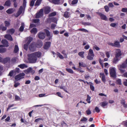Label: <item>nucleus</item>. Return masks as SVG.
<instances>
[{
  "mask_svg": "<svg viewBox=\"0 0 127 127\" xmlns=\"http://www.w3.org/2000/svg\"><path fill=\"white\" fill-rule=\"evenodd\" d=\"M24 25V23H21V26L20 27L19 29L20 31L22 32L23 31Z\"/></svg>",
  "mask_w": 127,
  "mask_h": 127,
  "instance_id": "obj_28",
  "label": "nucleus"
},
{
  "mask_svg": "<svg viewBox=\"0 0 127 127\" xmlns=\"http://www.w3.org/2000/svg\"><path fill=\"white\" fill-rule=\"evenodd\" d=\"M1 42L4 45V46L7 47L9 46L8 42L6 40H2L1 41Z\"/></svg>",
  "mask_w": 127,
  "mask_h": 127,
  "instance_id": "obj_12",
  "label": "nucleus"
},
{
  "mask_svg": "<svg viewBox=\"0 0 127 127\" xmlns=\"http://www.w3.org/2000/svg\"><path fill=\"white\" fill-rule=\"evenodd\" d=\"M14 70H12L10 71L9 74L8 75V76H9L10 77H12L13 75V73L14 72Z\"/></svg>",
  "mask_w": 127,
  "mask_h": 127,
  "instance_id": "obj_45",
  "label": "nucleus"
},
{
  "mask_svg": "<svg viewBox=\"0 0 127 127\" xmlns=\"http://www.w3.org/2000/svg\"><path fill=\"white\" fill-rule=\"evenodd\" d=\"M32 69V68L30 67H29L25 71V72L27 74L28 73L31 72Z\"/></svg>",
  "mask_w": 127,
  "mask_h": 127,
  "instance_id": "obj_33",
  "label": "nucleus"
},
{
  "mask_svg": "<svg viewBox=\"0 0 127 127\" xmlns=\"http://www.w3.org/2000/svg\"><path fill=\"white\" fill-rule=\"evenodd\" d=\"M38 37L41 39H44L45 37L46 34L44 32H40L38 34Z\"/></svg>",
  "mask_w": 127,
  "mask_h": 127,
  "instance_id": "obj_7",
  "label": "nucleus"
},
{
  "mask_svg": "<svg viewBox=\"0 0 127 127\" xmlns=\"http://www.w3.org/2000/svg\"><path fill=\"white\" fill-rule=\"evenodd\" d=\"M104 8L105 9V11L108 12L109 11V8L107 5H105L104 6Z\"/></svg>",
  "mask_w": 127,
  "mask_h": 127,
  "instance_id": "obj_57",
  "label": "nucleus"
},
{
  "mask_svg": "<svg viewBox=\"0 0 127 127\" xmlns=\"http://www.w3.org/2000/svg\"><path fill=\"white\" fill-rule=\"evenodd\" d=\"M100 104L102 107H103L106 105L108 104V103L105 101H103L100 103Z\"/></svg>",
  "mask_w": 127,
  "mask_h": 127,
  "instance_id": "obj_32",
  "label": "nucleus"
},
{
  "mask_svg": "<svg viewBox=\"0 0 127 127\" xmlns=\"http://www.w3.org/2000/svg\"><path fill=\"white\" fill-rule=\"evenodd\" d=\"M19 51V48L17 45H15L14 48V51L15 53H17Z\"/></svg>",
  "mask_w": 127,
  "mask_h": 127,
  "instance_id": "obj_31",
  "label": "nucleus"
},
{
  "mask_svg": "<svg viewBox=\"0 0 127 127\" xmlns=\"http://www.w3.org/2000/svg\"><path fill=\"white\" fill-rule=\"evenodd\" d=\"M78 30L79 31H81L86 32L88 33L89 32V31L88 30L84 29H79Z\"/></svg>",
  "mask_w": 127,
  "mask_h": 127,
  "instance_id": "obj_43",
  "label": "nucleus"
},
{
  "mask_svg": "<svg viewBox=\"0 0 127 127\" xmlns=\"http://www.w3.org/2000/svg\"><path fill=\"white\" fill-rule=\"evenodd\" d=\"M117 83L119 85H121L122 84L121 81L120 79H118L117 80Z\"/></svg>",
  "mask_w": 127,
  "mask_h": 127,
  "instance_id": "obj_55",
  "label": "nucleus"
},
{
  "mask_svg": "<svg viewBox=\"0 0 127 127\" xmlns=\"http://www.w3.org/2000/svg\"><path fill=\"white\" fill-rule=\"evenodd\" d=\"M48 20L51 21L52 22L56 23H57V20L56 18L52 17L51 18H49L47 19Z\"/></svg>",
  "mask_w": 127,
  "mask_h": 127,
  "instance_id": "obj_16",
  "label": "nucleus"
},
{
  "mask_svg": "<svg viewBox=\"0 0 127 127\" xmlns=\"http://www.w3.org/2000/svg\"><path fill=\"white\" fill-rule=\"evenodd\" d=\"M42 0H37L35 4V6H38L40 4Z\"/></svg>",
  "mask_w": 127,
  "mask_h": 127,
  "instance_id": "obj_35",
  "label": "nucleus"
},
{
  "mask_svg": "<svg viewBox=\"0 0 127 127\" xmlns=\"http://www.w3.org/2000/svg\"><path fill=\"white\" fill-rule=\"evenodd\" d=\"M18 67H19L21 69H24L25 68H27L28 66L27 65L25 64H20L18 65Z\"/></svg>",
  "mask_w": 127,
  "mask_h": 127,
  "instance_id": "obj_18",
  "label": "nucleus"
},
{
  "mask_svg": "<svg viewBox=\"0 0 127 127\" xmlns=\"http://www.w3.org/2000/svg\"><path fill=\"white\" fill-rule=\"evenodd\" d=\"M91 97L89 95H87V98L86 99V101L89 103H90L91 102L90 99H91Z\"/></svg>",
  "mask_w": 127,
  "mask_h": 127,
  "instance_id": "obj_44",
  "label": "nucleus"
},
{
  "mask_svg": "<svg viewBox=\"0 0 127 127\" xmlns=\"http://www.w3.org/2000/svg\"><path fill=\"white\" fill-rule=\"evenodd\" d=\"M11 3L10 0H7L6 1L5 3L4 4V6H7L9 7L11 5Z\"/></svg>",
  "mask_w": 127,
  "mask_h": 127,
  "instance_id": "obj_19",
  "label": "nucleus"
},
{
  "mask_svg": "<svg viewBox=\"0 0 127 127\" xmlns=\"http://www.w3.org/2000/svg\"><path fill=\"white\" fill-rule=\"evenodd\" d=\"M66 70L68 72L71 74H73V70L70 68H66Z\"/></svg>",
  "mask_w": 127,
  "mask_h": 127,
  "instance_id": "obj_41",
  "label": "nucleus"
},
{
  "mask_svg": "<svg viewBox=\"0 0 127 127\" xmlns=\"http://www.w3.org/2000/svg\"><path fill=\"white\" fill-rule=\"evenodd\" d=\"M52 3L55 4H59L60 0H51Z\"/></svg>",
  "mask_w": 127,
  "mask_h": 127,
  "instance_id": "obj_25",
  "label": "nucleus"
},
{
  "mask_svg": "<svg viewBox=\"0 0 127 127\" xmlns=\"http://www.w3.org/2000/svg\"><path fill=\"white\" fill-rule=\"evenodd\" d=\"M14 11V10L12 8H9L6 11V13L8 14H11L13 13Z\"/></svg>",
  "mask_w": 127,
  "mask_h": 127,
  "instance_id": "obj_23",
  "label": "nucleus"
},
{
  "mask_svg": "<svg viewBox=\"0 0 127 127\" xmlns=\"http://www.w3.org/2000/svg\"><path fill=\"white\" fill-rule=\"evenodd\" d=\"M4 23L5 24V26L6 27H8L10 25V22L6 21H4Z\"/></svg>",
  "mask_w": 127,
  "mask_h": 127,
  "instance_id": "obj_50",
  "label": "nucleus"
},
{
  "mask_svg": "<svg viewBox=\"0 0 127 127\" xmlns=\"http://www.w3.org/2000/svg\"><path fill=\"white\" fill-rule=\"evenodd\" d=\"M40 20L39 19H33V22L35 23H37L39 22Z\"/></svg>",
  "mask_w": 127,
  "mask_h": 127,
  "instance_id": "obj_59",
  "label": "nucleus"
},
{
  "mask_svg": "<svg viewBox=\"0 0 127 127\" xmlns=\"http://www.w3.org/2000/svg\"><path fill=\"white\" fill-rule=\"evenodd\" d=\"M119 69L120 70V72L121 73H123L124 72L125 70L123 68L120 67H118Z\"/></svg>",
  "mask_w": 127,
  "mask_h": 127,
  "instance_id": "obj_52",
  "label": "nucleus"
},
{
  "mask_svg": "<svg viewBox=\"0 0 127 127\" xmlns=\"http://www.w3.org/2000/svg\"><path fill=\"white\" fill-rule=\"evenodd\" d=\"M32 38L31 37H28L27 39L26 40L27 41L26 44L29 45L30 43L32 41Z\"/></svg>",
  "mask_w": 127,
  "mask_h": 127,
  "instance_id": "obj_20",
  "label": "nucleus"
},
{
  "mask_svg": "<svg viewBox=\"0 0 127 127\" xmlns=\"http://www.w3.org/2000/svg\"><path fill=\"white\" fill-rule=\"evenodd\" d=\"M35 1L33 0H32L31 1L30 5L31 6H33L34 3Z\"/></svg>",
  "mask_w": 127,
  "mask_h": 127,
  "instance_id": "obj_62",
  "label": "nucleus"
},
{
  "mask_svg": "<svg viewBox=\"0 0 127 127\" xmlns=\"http://www.w3.org/2000/svg\"><path fill=\"white\" fill-rule=\"evenodd\" d=\"M16 59L17 58H16L15 57H13V58H12L11 59V61L12 62V63H15L16 61Z\"/></svg>",
  "mask_w": 127,
  "mask_h": 127,
  "instance_id": "obj_56",
  "label": "nucleus"
},
{
  "mask_svg": "<svg viewBox=\"0 0 127 127\" xmlns=\"http://www.w3.org/2000/svg\"><path fill=\"white\" fill-rule=\"evenodd\" d=\"M7 50L6 48H0V53H3L6 52Z\"/></svg>",
  "mask_w": 127,
  "mask_h": 127,
  "instance_id": "obj_29",
  "label": "nucleus"
},
{
  "mask_svg": "<svg viewBox=\"0 0 127 127\" xmlns=\"http://www.w3.org/2000/svg\"><path fill=\"white\" fill-rule=\"evenodd\" d=\"M14 32L15 30L13 29H11L7 30V33H8L11 34H12Z\"/></svg>",
  "mask_w": 127,
  "mask_h": 127,
  "instance_id": "obj_22",
  "label": "nucleus"
},
{
  "mask_svg": "<svg viewBox=\"0 0 127 127\" xmlns=\"http://www.w3.org/2000/svg\"><path fill=\"white\" fill-rule=\"evenodd\" d=\"M25 75V74L23 73H20L15 76V79L17 80H19L21 79L24 78Z\"/></svg>",
  "mask_w": 127,
  "mask_h": 127,
  "instance_id": "obj_5",
  "label": "nucleus"
},
{
  "mask_svg": "<svg viewBox=\"0 0 127 127\" xmlns=\"http://www.w3.org/2000/svg\"><path fill=\"white\" fill-rule=\"evenodd\" d=\"M121 11L123 12H127V8H123L121 10Z\"/></svg>",
  "mask_w": 127,
  "mask_h": 127,
  "instance_id": "obj_58",
  "label": "nucleus"
},
{
  "mask_svg": "<svg viewBox=\"0 0 127 127\" xmlns=\"http://www.w3.org/2000/svg\"><path fill=\"white\" fill-rule=\"evenodd\" d=\"M116 25V24L115 23H112L110 25V26L113 27H115Z\"/></svg>",
  "mask_w": 127,
  "mask_h": 127,
  "instance_id": "obj_64",
  "label": "nucleus"
},
{
  "mask_svg": "<svg viewBox=\"0 0 127 127\" xmlns=\"http://www.w3.org/2000/svg\"><path fill=\"white\" fill-rule=\"evenodd\" d=\"M79 67H85L87 66L83 62L79 63Z\"/></svg>",
  "mask_w": 127,
  "mask_h": 127,
  "instance_id": "obj_30",
  "label": "nucleus"
},
{
  "mask_svg": "<svg viewBox=\"0 0 127 127\" xmlns=\"http://www.w3.org/2000/svg\"><path fill=\"white\" fill-rule=\"evenodd\" d=\"M41 53L39 51L37 52L28 55V60L30 63L34 64L37 62L38 58L41 57Z\"/></svg>",
  "mask_w": 127,
  "mask_h": 127,
  "instance_id": "obj_1",
  "label": "nucleus"
},
{
  "mask_svg": "<svg viewBox=\"0 0 127 127\" xmlns=\"http://www.w3.org/2000/svg\"><path fill=\"white\" fill-rule=\"evenodd\" d=\"M65 51L64 50H63L62 51L61 53L62 54H63L65 58H67V55L65 53Z\"/></svg>",
  "mask_w": 127,
  "mask_h": 127,
  "instance_id": "obj_48",
  "label": "nucleus"
},
{
  "mask_svg": "<svg viewBox=\"0 0 127 127\" xmlns=\"http://www.w3.org/2000/svg\"><path fill=\"white\" fill-rule=\"evenodd\" d=\"M116 54L115 55V57H119L121 55V50L120 49L117 50L116 52Z\"/></svg>",
  "mask_w": 127,
  "mask_h": 127,
  "instance_id": "obj_14",
  "label": "nucleus"
},
{
  "mask_svg": "<svg viewBox=\"0 0 127 127\" xmlns=\"http://www.w3.org/2000/svg\"><path fill=\"white\" fill-rule=\"evenodd\" d=\"M94 56L93 50L91 49H90L89 51L88 55L86 57L87 59L90 60H93Z\"/></svg>",
  "mask_w": 127,
  "mask_h": 127,
  "instance_id": "obj_2",
  "label": "nucleus"
},
{
  "mask_svg": "<svg viewBox=\"0 0 127 127\" xmlns=\"http://www.w3.org/2000/svg\"><path fill=\"white\" fill-rule=\"evenodd\" d=\"M4 37L8 40L11 41L13 40L12 37L10 34H7Z\"/></svg>",
  "mask_w": 127,
  "mask_h": 127,
  "instance_id": "obj_17",
  "label": "nucleus"
},
{
  "mask_svg": "<svg viewBox=\"0 0 127 127\" xmlns=\"http://www.w3.org/2000/svg\"><path fill=\"white\" fill-rule=\"evenodd\" d=\"M43 45V43L41 41L38 42L36 44V46L38 48H40Z\"/></svg>",
  "mask_w": 127,
  "mask_h": 127,
  "instance_id": "obj_24",
  "label": "nucleus"
},
{
  "mask_svg": "<svg viewBox=\"0 0 127 127\" xmlns=\"http://www.w3.org/2000/svg\"><path fill=\"white\" fill-rule=\"evenodd\" d=\"M26 0H23V6H22L24 8H25L26 7V3H27Z\"/></svg>",
  "mask_w": 127,
  "mask_h": 127,
  "instance_id": "obj_49",
  "label": "nucleus"
},
{
  "mask_svg": "<svg viewBox=\"0 0 127 127\" xmlns=\"http://www.w3.org/2000/svg\"><path fill=\"white\" fill-rule=\"evenodd\" d=\"M98 15L100 16L101 19L105 21L107 20V17L105 15L102 14L100 12L98 13Z\"/></svg>",
  "mask_w": 127,
  "mask_h": 127,
  "instance_id": "obj_10",
  "label": "nucleus"
},
{
  "mask_svg": "<svg viewBox=\"0 0 127 127\" xmlns=\"http://www.w3.org/2000/svg\"><path fill=\"white\" fill-rule=\"evenodd\" d=\"M7 29L6 27H4V26H2V27L1 26V29L2 30V31H5Z\"/></svg>",
  "mask_w": 127,
  "mask_h": 127,
  "instance_id": "obj_61",
  "label": "nucleus"
},
{
  "mask_svg": "<svg viewBox=\"0 0 127 127\" xmlns=\"http://www.w3.org/2000/svg\"><path fill=\"white\" fill-rule=\"evenodd\" d=\"M110 76L114 78L116 77V71L114 68H110Z\"/></svg>",
  "mask_w": 127,
  "mask_h": 127,
  "instance_id": "obj_3",
  "label": "nucleus"
},
{
  "mask_svg": "<svg viewBox=\"0 0 127 127\" xmlns=\"http://www.w3.org/2000/svg\"><path fill=\"white\" fill-rule=\"evenodd\" d=\"M29 49L30 50L32 51H35V48L33 43H32L29 46Z\"/></svg>",
  "mask_w": 127,
  "mask_h": 127,
  "instance_id": "obj_11",
  "label": "nucleus"
},
{
  "mask_svg": "<svg viewBox=\"0 0 127 127\" xmlns=\"http://www.w3.org/2000/svg\"><path fill=\"white\" fill-rule=\"evenodd\" d=\"M14 71L15 73H18L20 72V69L19 68H17Z\"/></svg>",
  "mask_w": 127,
  "mask_h": 127,
  "instance_id": "obj_47",
  "label": "nucleus"
},
{
  "mask_svg": "<svg viewBox=\"0 0 127 127\" xmlns=\"http://www.w3.org/2000/svg\"><path fill=\"white\" fill-rule=\"evenodd\" d=\"M84 51L81 52H79L78 54V55L81 57L82 58H84Z\"/></svg>",
  "mask_w": 127,
  "mask_h": 127,
  "instance_id": "obj_37",
  "label": "nucleus"
},
{
  "mask_svg": "<svg viewBox=\"0 0 127 127\" xmlns=\"http://www.w3.org/2000/svg\"><path fill=\"white\" fill-rule=\"evenodd\" d=\"M64 16L65 18H68L69 17L68 12L67 11L65 12L64 13Z\"/></svg>",
  "mask_w": 127,
  "mask_h": 127,
  "instance_id": "obj_34",
  "label": "nucleus"
},
{
  "mask_svg": "<svg viewBox=\"0 0 127 127\" xmlns=\"http://www.w3.org/2000/svg\"><path fill=\"white\" fill-rule=\"evenodd\" d=\"M56 15V12H53L51 13H50L49 15V17H52L55 16Z\"/></svg>",
  "mask_w": 127,
  "mask_h": 127,
  "instance_id": "obj_42",
  "label": "nucleus"
},
{
  "mask_svg": "<svg viewBox=\"0 0 127 127\" xmlns=\"http://www.w3.org/2000/svg\"><path fill=\"white\" fill-rule=\"evenodd\" d=\"M50 44L51 42H46L44 47V49H48L50 47Z\"/></svg>",
  "mask_w": 127,
  "mask_h": 127,
  "instance_id": "obj_13",
  "label": "nucleus"
},
{
  "mask_svg": "<svg viewBox=\"0 0 127 127\" xmlns=\"http://www.w3.org/2000/svg\"><path fill=\"white\" fill-rule=\"evenodd\" d=\"M118 57H116L114 59L113 62V63H117L119 61V60L118 59Z\"/></svg>",
  "mask_w": 127,
  "mask_h": 127,
  "instance_id": "obj_36",
  "label": "nucleus"
},
{
  "mask_svg": "<svg viewBox=\"0 0 127 127\" xmlns=\"http://www.w3.org/2000/svg\"><path fill=\"white\" fill-rule=\"evenodd\" d=\"M44 31L46 33L47 36L48 37L46 39L47 40H50L52 36H50V33L48 30L46 29H44Z\"/></svg>",
  "mask_w": 127,
  "mask_h": 127,
  "instance_id": "obj_8",
  "label": "nucleus"
},
{
  "mask_svg": "<svg viewBox=\"0 0 127 127\" xmlns=\"http://www.w3.org/2000/svg\"><path fill=\"white\" fill-rule=\"evenodd\" d=\"M43 9L44 10V12L46 14H48L51 11L50 7L48 6L44 7Z\"/></svg>",
  "mask_w": 127,
  "mask_h": 127,
  "instance_id": "obj_9",
  "label": "nucleus"
},
{
  "mask_svg": "<svg viewBox=\"0 0 127 127\" xmlns=\"http://www.w3.org/2000/svg\"><path fill=\"white\" fill-rule=\"evenodd\" d=\"M28 45H29L27 44H25L24 45V48L26 50H27L28 48Z\"/></svg>",
  "mask_w": 127,
  "mask_h": 127,
  "instance_id": "obj_54",
  "label": "nucleus"
},
{
  "mask_svg": "<svg viewBox=\"0 0 127 127\" xmlns=\"http://www.w3.org/2000/svg\"><path fill=\"white\" fill-rule=\"evenodd\" d=\"M127 65L126 63H123L122 64L119 66L118 67L125 68L127 67Z\"/></svg>",
  "mask_w": 127,
  "mask_h": 127,
  "instance_id": "obj_27",
  "label": "nucleus"
},
{
  "mask_svg": "<svg viewBox=\"0 0 127 127\" xmlns=\"http://www.w3.org/2000/svg\"><path fill=\"white\" fill-rule=\"evenodd\" d=\"M82 25L84 26H90L91 25V23L90 22H82Z\"/></svg>",
  "mask_w": 127,
  "mask_h": 127,
  "instance_id": "obj_38",
  "label": "nucleus"
},
{
  "mask_svg": "<svg viewBox=\"0 0 127 127\" xmlns=\"http://www.w3.org/2000/svg\"><path fill=\"white\" fill-rule=\"evenodd\" d=\"M3 70V67L2 66L0 65V76L2 75V72L1 71Z\"/></svg>",
  "mask_w": 127,
  "mask_h": 127,
  "instance_id": "obj_51",
  "label": "nucleus"
},
{
  "mask_svg": "<svg viewBox=\"0 0 127 127\" xmlns=\"http://www.w3.org/2000/svg\"><path fill=\"white\" fill-rule=\"evenodd\" d=\"M31 32L32 33H36L37 32L36 29L35 28H33L31 31Z\"/></svg>",
  "mask_w": 127,
  "mask_h": 127,
  "instance_id": "obj_39",
  "label": "nucleus"
},
{
  "mask_svg": "<svg viewBox=\"0 0 127 127\" xmlns=\"http://www.w3.org/2000/svg\"><path fill=\"white\" fill-rule=\"evenodd\" d=\"M86 112L87 115H90L91 113V112L89 109L86 111Z\"/></svg>",
  "mask_w": 127,
  "mask_h": 127,
  "instance_id": "obj_53",
  "label": "nucleus"
},
{
  "mask_svg": "<svg viewBox=\"0 0 127 127\" xmlns=\"http://www.w3.org/2000/svg\"><path fill=\"white\" fill-rule=\"evenodd\" d=\"M78 1L77 0H73L72 2V4H74L76 3Z\"/></svg>",
  "mask_w": 127,
  "mask_h": 127,
  "instance_id": "obj_63",
  "label": "nucleus"
},
{
  "mask_svg": "<svg viewBox=\"0 0 127 127\" xmlns=\"http://www.w3.org/2000/svg\"><path fill=\"white\" fill-rule=\"evenodd\" d=\"M25 9V8H24L22 6H21L17 13L15 15V16L16 17H18L22 13H24Z\"/></svg>",
  "mask_w": 127,
  "mask_h": 127,
  "instance_id": "obj_4",
  "label": "nucleus"
},
{
  "mask_svg": "<svg viewBox=\"0 0 127 127\" xmlns=\"http://www.w3.org/2000/svg\"><path fill=\"white\" fill-rule=\"evenodd\" d=\"M114 47H121L120 42L118 41H115L114 42Z\"/></svg>",
  "mask_w": 127,
  "mask_h": 127,
  "instance_id": "obj_21",
  "label": "nucleus"
},
{
  "mask_svg": "<svg viewBox=\"0 0 127 127\" xmlns=\"http://www.w3.org/2000/svg\"><path fill=\"white\" fill-rule=\"evenodd\" d=\"M90 89L93 91H94V87L93 86V84L92 83V84H90Z\"/></svg>",
  "mask_w": 127,
  "mask_h": 127,
  "instance_id": "obj_46",
  "label": "nucleus"
},
{
  "mask_svg": "<svg viewBox=\"0 0 127 127\" xmlns=\"http://www.w3.org/2000/svg\"><path fill=\"white\" fill-rule=\"evenodd\" d=\"M43 9H40L39 12L36 14L35 18H38L42 16L43 15Z\"/></svg>",
  "mask_w": 127,
  "mask_h": 127,
  "instance_id": "obj_6",
  "label": "nucleus"
},
{
  "mask_svg": "<svg viewBox=\"0 0 127 127\" xmlns=\"http://www.w3.org/2000/svg\"><path fill=\"white\" fill-rule=\"evenodd\" d=\"M10 58L9 57H7L4 58L3 60V61L4 63H6L10 61Z\"/></svg>",
  "mask_w": 127,
  "mask_h": 127,
  "instance_id": "obj_26",
  "label": "nucleus"
},
{
  "mask_svg": "<svg viewBox=\"0 0 127 127\" xmlns=\"http://www.w3.org/2000/svg\"><path fill=\"white\" fill-rule=\"evenodd\" d=\"M100 77L101 78L102 80L104 83H105L106 81V79L104 74L103 73H100Z\"/></svg>",
  "mask_w": 127,
  "mask_h": 127,
  "instance_id": "obj_15",
  "label": "nucleus"
},
{
  "mask_svg": "<svg viewBox=\"0 0 127 127\" xmlns=\"http://www.w3.org/2000/svg\"><path fill=\"white\" fill-rule=\"evenodd\" d=\"M57 55L60 59H63L64 58V57L60 53L57 52Z\"/></svg>",
  "mask_w": 127,
  "mask_h": 127,
  "instance_id": "obj_40",
  "label": "nucleus"
},
{
  "mask_svg": "<svg viewBox=\"0 0 127 127\" xmlns=\"http://www.w3.org/2000/svg\"><path fill=\"white\" fill-rule=\"evenodd\" d=\"M87 119L85 117H83L81 120V121L86 122L87 120Z\"/></svg>",
  "mask_w": 127,
  "mask_h": 127,
  "instance_id": "obj_60",
  "label": "nucleus"
}]
</instances>
